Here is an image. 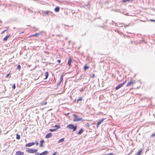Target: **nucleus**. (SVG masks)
Returning <instances> with one entry per match:
<instances>
[{
	"instance_id": "33",
	"label": "nucleus",
	"mask_w": 155,
	"mask_h": 155,
	"mask_svg": "<svg viewBox=\"0 0 155 155\" xmlns=\"http://www.w3.org/2000/svg\"><path fill=\"white\" fill-rule=\"evenodd\" d=\"M154 136H155V133H154V134H152L151 135V137H154Z\"/></svg>"
},
{
	"instance_id": "17",
	"label": "nucleus",
	"mask_w": 155,
	"mask_h": 155,
	"mask_svg": "<svg viewBox=\"0 0 155 155\" xmlns=\"http://www.w3.org/2000/svg\"><path fill=\"white\" fill-rule=\"evenodd\" d=\"M60 8L59 7H58V6L57 7L54 8V11L56 12H58L59 11Z\"/></svg>"
},
{
	"instance_id": "26",
	"label": "nucleus",
	"mask_w": 155,
	"mask_h": 155,
	"mask_svg": "<svg viewBox=\"0 0 155 155\" xmlns=\"http://www.w3.org/2000/svg\"><path fill=\"white\" fill-rule=\"evenodd\" d=\"M63 80V75L62 74L61 77L60 78V81L61 82Z\"/></svg>"
},
{
	"instance_id": "46",
	"label": "nucleus",
	"mask_w": 155,
	"mask_h": 155,
	"mask_svg": "<svg viewBox=\"0 0 155 155\" xmlns=\"http://www.w3.org/2000/svg\"><path fill=\"white\" fill-rule=\"evenodd\" d=\"M0 22L1 23H2V21L1 20H0Z\"/></svg>"
},
{
	"instance_id": "25",
	"label": "nucleus",
	"mask_w": 155,
	"mask_h": 155,
	"mask_svg": "<svg viewBox=\"0 0 155 155\" xmlns=\"http://www.w3.org/2000/svg\"><path fill=\"white\" fill-rule=\"evenodd\" d=\"M16 139H17L19 140L20 138V135L18 134H16Z\"/></svg>"
},
{
	"instance_id": "15",
	"label": "nucleus",
	"mask_w": 155,
	"mask_h": 155,
	"mask_svg": "<svg viewBox=\"0 0 155 155\" xmlns=\"http://www.w3.org/2000/svg\"><path fill=\"white\" fill-rule=\"evenodd\" d=\"M45 142L44 140H42L40 141V147H41L43 146V143Z\"/></svg>"
},
{
	"instance_id": "20",
	"label": "nucleus",
	"mask_w": 155,
	"mask_h": 155,
	"mask_svg": "<svg viewBox=\"0 0 155 155\" xmlns=\"http://www.w3.org/2000/svg\"><path fill=\"white\" fill-rule=\"evenodd\" d=\"M54 127L56 128L55 129L56 130L57 129L60 128L61 126L59 125H54Z\"/></svg>"
},
{
	"instance_id": "13",
	"label": "nucleus",
	"mask_w": 155,
	"mask_h": 155,
	"mask_svg": "<svg viewBox=\"0 0 155 155\" xmlns=\"http://www.w3.org/2000/svg\"><path fill=\"white\" fill-rule=\"evenodd\" d=\"M11 36L10 35H7L3 39V40L4 41H6L8 38Z\"/></svg>"
},
{
	"instance_id": "19",
	"label": "nucleus",
	"mask_w": 155,
	"mask_h": 155,
	"mask_svg": "<svg viewBox=\"0 0 155 155\" xmlns=\"http://www.w3.org/2000/svg\"><path fill=\"white\" fill-rule=\"evenodd\" d=\"M45 78H44V79H46L48 78L49 75L48 72L47 71L45 73Z\"/></svg>"
},
{
	"instance_id": "37",
	"label": "nucleus",
	"mask_w": 155,
	"mask_h": 155,
	"mask_svg": "<svg viewBox=\"0 0 155 155\" xmlns=\"http://www.w3.org/2000/svg\"><path fill=\"white\" fill-rule=\"evenodd\" d=\"M57 152H54L52 155H56V154H57Z\"/></svg>"
},
{
	"instance_id": "42",
	"label": "nucleus",
	"mask_w": 155,
	"mask_h": 155,
	"mask_svg": "<svg viewBox=\"0 0 155 155\" xmlns=\"http://www.w3.org/2000/svg\"><path fill=\"white\" fill-rule=\"evenodd\" d=\"M40 153H36L35 154V155H40Z\"/></svg>"
},
{
	"instance_id": "27",
	"label": "nucleus",
	"mask_w": 155,
	"mask_h": 155,
	"mask_svg": "<svg viewBox=\"0 0 155 155\" xmlns=\"http://www.w3.org/2000/svg\"><path fill=\"white\" fill-rule=\"evenodd\" d=\"M21 68V67L20 65H18L17 66V69H18L19 70H20Z\"/></svg>"
},
{
	"instance_id": "40",
	"label": "nucleus",
	"mask_w": 155,
	"mask_h": 155,
	"mask_svg": "<svg viewBox=\"0 0 155 155\" xmlns=\"http://www.w3.org/2000/svg\"><path fill=\"white\" fill-rule=\"evenodd\" d=\"M94 77H95V74H93L91 76V77L92 78H94Z\"/></svg>"
},
{
	"instance_id": "34",
	"label": "nucleus",
	"mask_w": 155,
	"mask_h": 155,
	"mask_svg": "<svg viewBox=\"0 0 155 155\" xmlns=\"http://www.w3.org/2000/svg\"><path fill=\"white\" fill-rule=\"evenodd\" d=\"M61 82L59 81V82H58V84H57V86H58L60 85L61 84Z\"/></svg>"
},
{
	"instance_id": "30",
	"label": "nucleus",
	"mask_w": 155,
	"mask_h": 155,
	"mask_svg": "<svg viewBox=\"0 0 155 155\" xmlns=\"http://www.w3.org/2000/svg\"><path fill=\"white\" fill-rule=\"evenodd\" d=\"M34 142V143H35V144H36V146H38V145L39 143L37 141H35V142Z\"/></svg>"
},
{
	"instance_id": "6",
	"label": "nucleus",
	"mask_w": 155,
	"mask_h": 155,
	"mask_svg": "<svg viewBox=\"0 0 155 155\" xmlns=\"http://www.w3.org/2000/svg\"><path fill=\"white\" fill-rule=\"evenodd\" d=\"M126 81H127L126 80L122 83H121L118 85H117V87H116L115 88V90H117L119 89V88H120V87H122L123 86V85L126 83Z\"/></svg>"
},
{
	"instance_id": "38",
	"label": "nucleus",
	"mask_w": 155,
	"mask_h": 155,
	"mask_svg": "<svg viewBox=\"0 0 155 155\" xmlns=\"http://www.w3.org/2000/svg\"><path fill=\"white\" fill-rule=\"evenodd\" d=\"M57 61H58V63H60L61 62V60L60 59L59 60H58Z\"/></svg>"
},
{
	"instance_id": "18",
	"label": "nucleus",
	"mask_w": 155,
	"mask_h": 155,
	"mask_svg": "<svg viewBox=\"0 0 155 155\" xmlns=\"http://www.w3.org/2000/svg\"><path fill=\"white\" fill-rule=\"evenodd\" d=\"M104 120V118H103L99 120L98 122L97 123L98 124H101V123Z\"/></svg>"
},
{
	"instance_id": "2",
	"label": "nucleus",
	"mask_w": 155,
	"mask_h": 155,
	"mask_svg": "<svg viewBox=\"0 0 155 155\" xmlns=\"http://www.w3.org/2000/svg\"><path fill=\"white\" fill-rule=\"evenodd\" d=\"M45 35V32L43 31H41L38 32V33H36L35 34L31 35L29 37H35L36 38H38L39 36H41V37L42 35Z\"/></svg>"
},
{
	"instance_id": "29",
	"label": "nucleus",
	"mask_w": 155,
	"mask_h": 155,
	"mask_svg": "<svg viewBox=\"0 0 155 155\" xmlns=\"http://www.w3.org/2000/svg\"><path fill=\"white\" fill-rule=\"evenodd\" d=\"M12 88L14 89H15L16 88V86L15 84H14L12 86Z\"/></svg>"
},
{
	"instance_id": "21",
	"label": "nucleus",
	"mask_w": 155,
	"mask_h": 155,
	"mask_svg": "<svg viewBox=\"0 0 155 155\" xmlns=\"http://www.w3.org/2000/svg\"><path fill=\"white\" fill-rule=\"evenodd\" d=\"M134 0H123L122 1V3H125L126 2H132Z\"/></svg>"
},
{
	"instance_id": "9",
	"label": "nucleus",
	"mask_w": 155,
	"mask_h": 155,
	"mask_svg": "<svg viewBox=\"0 0 155 155\" xmlns=\"http://www.w3.org/2000/svg\"><path fill=\"white\" fill-rule=\"evenodd\" d=\"M52 136V134L51 133L48 134L45 136V138H49L51 137Z\"/></svg>"
},
{
	"instance_id": "44",
	"label": "nucleus",
	"mask_w": 155,
	"mask_h": 155,
	"mask_svg": "<svg viewBox=\"0 0 155 155\" xmlns=\"http://www.w3.org/2000/svg\"><path fill=\"white\" fill-rule=\"evenodd\" d=\"M35 28V29L34 30V31H37L38 30V28Z\"/></svg>"
},
{
	"instance_id": "39",
	"label": "nucleus",
	"mask_w": 155,
	"mask_h": 155,
	"mask_svg": "<svg viewBox=\"0 0 155 155\" xmlns=\"http://www.w3.org/2000/svg\"><path fill=\"white\" fill-rule=\"evenodd\" d=\"M47 104V102H44L43 104V105H45Z\"/></svg>"
},
{
	"instance_id": "41",
	"label": "nucleus",
	"mask_w": 155,
	"mask_h": 155,
	"mask_svg": "<svg viewBox=\"0 0 155 155\" xmlns=\"http://www.w3.org/2000/svg\"><path fill=\"white\" fill-rule=\"evenodd\" d=\"M100 125V124H97V126H96V127H97V128H98L99 127V125Z\"/></svg>"
},
{
	"instance_id": "31",
	"label": "nucleus",
	"mask_w": 155,
	"mask_h": 155,
	"mask_svg": "<svg viewBox=\"0 0 155 155\" xmlns=\"http://www.w3.org/2000/svg\"><path fill=\"white\" fill-rule=\"evenodd\" d=\"M85 125H86V126L88 127H90V125L88 123H87L86 124H85Z\"/></svg>"
},
{
	"instance_id": "11",
	"label": "nucleus",
	"mask_w": 155,
	"mask_h": 155,
	"mask_svg": "<svg viewBox=\"0 0 155 155\" xmlns=\"http://www.w3.org/2000/svg\"><path fill=\"white\" fill-rule=\"evenodd\" d=\"M84 131V130L82 128H81L80 130H79V132H78V134L79 135H80L81 134H82V133Z\"/></svg>"
},
{
	"instance_id": "32",
	"label": "nucleus",
	"mask_w": 155,
	"mask_h": 155,
	"mask_svg": "<svg viewBox=\"0 0 155 155\" xmlns=\"http://www.w3.org/2000/svg\"><path fill=\"white\" fill-rule=\"evenodd\" d=\"M8 30L7 29H6V30H4V31H3L2 33H1V34H3L4 32H6V31H7Z\"/></svg>"
},
{
	"instance_id": "24",
	"label": "nucleus",
	"mask_w": 155,
	"mask_h": 155,
	"mask_svg": "<svg viewBox=\"0 0 155 155\" xmlns=\"http://www.w3.org/2000/svg\"><path fill=\"white\" fill-rule=\"evenodd\" d=\"M64 138H62L61 139H60L58 141V142L61 143V142H63L64 141Z\"/></svg>"
},
{
	"instance_id": "12",
	"label": "nucleus",
	"mask_w": 155,
	"mask_h": 155,
	"mask_svg": "<svg viewBox=\"0 0 155 155\" xmlns=\"http://www.w3.org/2000/svg\"><path fill=\"white\" fill-rule=\"evenodd\" d=\"M48 152L47 151H45L43 152L40 153V155H48Z\"/></svg>"
},
{
	"instance_id": "36",
	"label": "nucleus",
	"mask_w": 155,
	"mask_h": 155,
	"mask_svg": "<svg viewBox=\"0 0 155 155\" xmlns=\"http://www.w3.org/2000/svg\"><path fill=\"white\" fill-rule=\"evenodd\" d=\"M10 73H9L8 74H7V75L5 76V78H7L10 75Z\"/></svg>"
},
{
	"instance_id": "43",
	"label": "nucleus",
	"mask_w": 155,
	"mask_h": 155,
	"mask_svg": "<svg viewBox=\"0 0 155 155\" xmlns=\"http://www.w3.org/2000/svg\"><path fill=\"white\" fill-rule=\"evenodd\" d=\"M108 155H113V153H109L108 154H107Z\"/></svg>"
},
{
	"instance_id": "22",
	"label": "nucleus",
	"mask_w": 155,
	"mask_h": 155,
	"mask_svg": "<svg viewBox=\"0 0 155 155\" xmlns=\"http://www.w3.org/2000/svg\"><path fill=\"white\" fill-rule=\"evenodd\" d=\"M89 68V67L85 65L84 67V71L86 70L87 69Z\"/></svg>"
},
{
	"instance_id": "1",
	"label": "nucleus",
	"mask_w": 155,
	"mask_h": 155,
	"mask_svg": "<svg viewBox=\"0 0 155 155\" xmlns=\"http://www.w3.org/2000/svg\"><path fill=\"white\" fill-rule=\"evenodd\" d=\"M66 127L70 130H72V131L74 132L76 131L77 129V126L74 125L73 124H70L68 125Z\"/></svg>"
},
{
	"instance_id": "5",
	"label": "nucleus",
	"mask_w": 155,
	"mask_h": 155,
	"mask_svg": "<svg viewBox=\"0 0 155 155\" xmlns=\"http://www.w3.org/2000/svg\"><path fill=\"white\" fill-rule=\"evenodd\" d=\"M53 13L50 11H42L41 14L43 16L47 15L49 16V14H50L51 15Z\"/></svg>"
},
{
	"instance_id": "28",
	"label": "nucleus",
	"mask_w": 155,
	"mask_h": 155,
	"mask_svg": "<svg viewBox=\"0 0 155 155\" xmlns=\"http://www.w3.org/2000/svg\"><path fill=\"white\" fill-rule=\"evenodd\" d=\"M49 130V131H51V132H53V131H56V129H50Z\"/></svg>"
},
{
	"instance_id": "23",
	"label": "nucleus",
	"mask_w": 155,
	"mask_h": 155,
	"mask_svg": "<svg viewBox=\"0 0 155 155\" xmlns=\"http://www.w3.org/2000/svg\"><path fill=\"white\" fill-rule=\"evenodd\" d=\"M82 100V99L81 97H79L78 99L77 100V103H78L79 101H81Z\"/></svg>"
},
{
	"instance_id": "8",
	"label": "nucleus",
	"mask_w": 155,
	"mask_h": 155,
	"mask_svg": "<svg viewBox=\"0 0 155 155\" xmlns=\"http://www.w3.org/2000/svg\"><path fill=\"white\" fill-rule=\"evenodd\" d=\"M35 144V143H34V142L29 143L26 144L25 146L26 147H30L34 145Z\"/></svg>"
},
{
	"instance_id": "10",
	"label": "nucleus",
	"mask_w": 155,
	"mask_h": 155,
	"mask_svg": "<svg viewBox=\"0 0 155 155\" xmlns=\"http://www.w3.org/2000/svg\"><path fill=\"white\" fill-rule=\"evenodd\" d=\"M24 154V152L18 151L16 152V155H23Z\"/></svg>"
},
{
	"instance_id": "14",
	"label": "nucleus",
	"mask_w": 155,
	"mask_h": 155,
	"mask_svg": "<svg viewBox=\"0 0 155 155\" xmlns=\"http://www.w3.org/2000/svg\"><path fill=\"white\" fill-rule=\"evenodd\" d=\"M142 151V150L141 149H140L138 152L136 153V155H140Z\"/></svg>"
},
{
	"instance_id": "3",
	"label": "nucleus",
	"mask_w": 155,
	"mask_h": 155,
	"mask_svg": "<svg viewBox=\"0 0 155 155\" xmlns=\"http://www.w3.org/2000/svg\"><path fill=\"white\" fill-rule=\"evenodd\" d=\"M73 116L74 117V118L73 119V121L74 122L78 121L81 120L83 121L82 118L79 117L78 115L75 114H73Z\"/></svg>"
},
{
	"instance_id": "16",
	"label": "nucleus",
	"mask_w": 155,
	"mask_h": 155,
	"mask_svg": "<svg viewBox=\"0 0 155 155\" xmlns=\"http://www.w3.org/2000/svg\"><path fill=\"white\" fill-rule=\"evenodd\" d=\"M72 62V59L71 58H69L68 59V65L69 66L71 65V63Z\"/></svg>"
},
{
	"instance_id": "45",
	"label": "nucleus",
	"mask_w": 155,
	"mask_h": 155,
	"mask_svg": "<svg viewBox=\"0 0 155 155\" xmlns=\"http://www.w3.org/2000/svg\"><path fill=\"white\" fill-rule=\"evenodd\" d=\"M70 114V113H67V114H66V115H68Z\"/></svg>"
},
{
	"instance_id": "4",
	"label": "nucleus",
	"mask_w": 155,
	"mask_h": 155,
	"mask_svg": "<svg viewBox=\"0 0 155 155\" xmlns=\"http://www.w3.org/2000/svg\"><path fill=\"white\" fill-rule=\"evenodd\" d=\"M26 150L27 152L29 153H36L38 151V150L28 148H26Z\"/></svg>"
},
{
	"instance_id": "35",
	"label": "nucleus",
	"mask_w": 155,
	"mask_h": 155,
	"mask_svg": "<svg viewBox=\"0 0 155 155\" xmlns=\"http://www.w3.org/2000/svg\"><path fill=\"white\" fill-rule=\"evenodd\" d=\"M150 21H151L152 22H155V20L154 19H150Z\"/></svg>"
},
{
	"instance_id": "7",
	"label": "nucleus",
	"mask_w": 155,
	"mask_h": 155,
	"mask_svg": "<svg viewBox=\"0 0 155 155\" xmlns=\"http://www.w3.org/2000/svg\"><path fill=\"white\" fill-rule=\"evenodd\" d=\"M135 82V81H133V80H131L127 83V84L126 85V87H127L131 86V85L133 84Z\"/></svg>"
}]
</instances>
